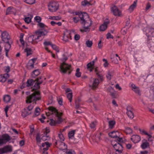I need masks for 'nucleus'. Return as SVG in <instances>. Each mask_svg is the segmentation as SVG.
<instances>
[{
  "mask_svg": "<svg viewBox=\"0 0 154 154\" xmlns=\"http://www.w3.org/2000/svg\"><path fill=\"white\" fill-rule=\"evenodd\" d=\"M92 42L91 41L87 40L86 41L85 44L86 46L89 48L91 47L92 45Z\"/></svg>",
  "mask_w": 154,
  "mask_h": 154,
  "instance_id": "nucleus-47",
  "label": "nucleus"
},
{
  "mask_svg": "<svg viewBox=\"0 0 154 154\" xmlns=\"http://www.w3.org/2000/svg\"><path fill=\"white\" fill-rule=\"evenodd\" d=\"M49 19L51 20H59L61 19V17L59 16H50L49 17Z\"/></svg>",
  "mask_w": 154,
  "mask_h": 154,
  "instance_id": "nucleus-44",
  "label": "nucleus"
},
{
  "mask_svg": "<svg viewBox=\"0 0 154 154\" xmlns=\"http://www.w3.org/2000/svg\"><path fill=\"white\" fill-rule=\"evenodd\" d=\"M12 151V146L10 145H7L2 148H0V154H3Z\"/></svg>",
  "mask_w": 154,
  "mask_h": 154,
  "instance_id": "nucleus-9",
  "label": "nucleus"
},
{
  "mask_svg": "<svg viewBox=\"0 0 154 154\" xmlns=\"http://www.w3.org/2000/svg\"><path fill=\"white\" fill-rule=\"evenodd\" d=\"M51 144L48 142H45L42 144V146L43 147V150L46 151L48 149V148L50 146Z\"/></svg>",
  "mask_w": 154,
  "mask_h": 154,
  "instance_id": "nucleus-24",
  "label": "nucleus"
},
{
  "mask_svg": "<svg viewBox=\"0 0 154 154\" xmlns=\"http://www.w3.org/2000/svg\"><path fill=\"white\" fill-rule=\"evenodd\" d=\"M23 35H21L20 41L23 46H24L25 43L23 39Z\"/></svg>",
  "mask_w": 154,
  "mask_h": 154,
  "instance_id": "nucleus-59",
  "label": "nucleus"
},
{
  "mask_svg": "<svg viewBox=\"0 0 154 154\" xmlns=\"http://www.w3.org/2000/svg\"><path fill=\"white\" fill-rule=\"evenodd\" d=\"M40 74L39 70L38 69L34 70L33 71L31 74L32 77L35 78L36 76Z\"/></svg>",
  "mask_w": 154,
  "mask_h": 154,
  "instance_id": "nucleus-30",
  "label": "nucleus"
},
{
  "mask_svg": "<svg viewBox=\"0 0 154 154\" xmlns=\"http://www.w3.org/2000/svg\"><path fill=\"white\" fill-rule=\"evenodd\" d=\"M127 116L131 119H132L134 117V113L132 111H129L127 112Z\"/></svg>",
  "mask_w": 154,
  "mask_h": 154,
  "instance_id": "nucleus-45",
  "label": "nucleus"
},
{
  "mask_svg": "<svg viewBox=\"0 0 154 154\" xmlns=\"http://www.w3.org/2000/svg\"><path fill=\"white\" fill-rule=\"evenodd\" d=\"M75 131V130H72L68 133V137L69 139H72L74 137Z\"/></svg>",
  "mask_w": 154,
  "mask_h": 154,
  "instance_id": "nucleus-38",
  "label": "nucleus"
},
{
  "mask_svg": "<svg viewBox=\"0 0 154 154\" xmlns=\"http://www.w3.org/2000/svg\"><path fill=\"white\" fill-rule=\"evenodd\" d=\"M11 100V97L9 95H7L4 96L3 100L5 103H8Z\"/></svg>",
  "mask_w": 154,
  "mask_h": 154,
  "instance_id": "nucleus-37",
  "label": "nucleus"
},
{
  "mask_svg": "<svg viewBox=\"0 0 154 154\" xmlns=\"http://www.w3.org/2000/svg\"><path fill=\"white\" fill-rule=\"evenodd\" d=\"M148 46L151 49V50H153L154 49V42L152 41V39L148 42Z\"/></svg>",
  "mask_w": 154,
  "mask_h": 154,
  "instance_id": "nucleus-28",
  "label": "nucleus"
},
{
  "mask_svg": "<svg viewBox=\"0 0 154 154\" xmlns=\"http://www.w3.org/2000/svg\"><path fill=\"white\" fill-rule=\"evenodd\" d=\"M125 132L126 134H129L132 133V129L129 127H125Z\"/></svg>",
  "mask_w": 154,
  "mask_h": 154,
  "instance_id": "nucleus-40",
  "label": "nucleus"
},
{
  "mask_svg": "<svg viewBox=\"0 0 154 154\" xmlns=\"http://www.w3.org/2000/svg\"><path fill=\"white\" fill-rule=\"evenodd\" d=\"M97 77L98 78V79H100V82H103L104 80V78L103 77V75L100 74V73L97 74Z\"/></svg>",
  "mask_w": 154,
  "mask_h": 154,
  "instance_id": "nucleus-46",
  "label": "nucleus"
},
{
  "mask_svg": "<svg viewBox=\"0 0 154 154\" xmlns=\"http://www.w3.org/2000/svg\"><path fill=\"white\" fill-rule=\"evenodd\" d=\"M32 17V15L31 17H27L25 18L24 19V21L25 22L28 24L30 23L31 21V19Z\"/></svg>",
  "mask_w": 154,
  "mask_h": 154,
  "instance_id": "nucleus-48",
  "label": "nucleus"
},
{
  "mask_svg": "<svg viewBox=\"0 0 154 154\" xmlns=\"http://www.w3.org/2000/svg\"><path fill=\"white\" fill-rule=\"evenodd\" d=\"M34 19L36 22L38 23H39L41 20L42 18H41L38 16H36L35 18Z\"/></svg>",
  "mask_w": 154,
  "mask_h": 154,
  "instance_id": "nucleus-57",
  "label": "nucleus"
},
{
  "mask_svg": "<svg viewBox=\"0 0 154 154\" xmlns=\"http://www.w3.org/2000/svg\"><path fill=\"white\" fill-rule=\"evenodd\" d=\"M111 60L112 62L115 63H118V60L115 57H113L111 58Z\"/></svg>",
  "mask_w": 154,
  "mask_h": 154,
  "instance_id": "nucleus-55",
  "label": "nucleus"
},
{
  "mask_svg": "<svg viewBox=\"0 0 154 154\" xmlns=\"http://www.w3.org/2000/svg\"><path fill=\"white\" fill-rule=\"evenodd\" d=\"M33 104H30V105L28 106L26 109H27L29 111L31 112V110L33 109Z\"/></svg>",
  "mask_w": 154,
  "mask_h": 154,
  "instance_id": "nucleus-58",
  "label": "nucleus"
},
{
  "mask_svg": "<svg viewBox=\"0 0 154 154\" xmlns=\"http://www.w3.org/2000/svg\"><path fill=\"white\" fill-rule=\"evenodd\" d=\"M36 140L37 141V143L38 145L40 144L41 142V138L40 136V134H38L36 136Z\"/></svg>",
  "mask_w": 154,
  "mask_h": 154,
  "instance_id": "nucleus-49",
  "label": "nucleus"
},
{
  "mask_svg": "<svg viewBox=\"0 0 154 154\" xmlns=\"http://www.w3.org/2000/svg\"><path fill=\"white\" fill-rule=\"evenodd\" d=\"M36 60V58H33L30 60L27 64V67L29 69H32L34 68V64Z\"/></svg>",
  "mask_w": 154,
  "mask_h": 154,
  "instance_id": "nucleus-16",
  "label": "nucleus"
},
{
  "mask_svg": "<svg viewBox=\"0 0 154 154\" xmlns=\"http://www.w3.org/2000/svg\"><path fill=\"white\" fill-rule=\"evenodd\" d=\"M108 123L109 128L112 129L113 128L116 122L114 120H111L109 121Z\"/></svg>",
  "mask_w": 154,
  "mask_h": 154,
  "instance_id": "nucleus-36",
  "label": "nucleus"
},
{
  "mask_svg": "<svg viewBox=\"0 0 154 154\" xmlns=\"http://www.w3.org/2000/svg\"><path fill=\"white\" fill-rule=\"evenodd\" d=\"M11 140L10 137L7 134H5L2 135L0 138V146L5 144Z\"/></svg>",
  "mask_w": 154,
  "mask_h": 154,
  "instance_id": "nucleus-6",
  "label": "nucleus"
},
{
  "mask_svg": "<svg viewBox=\"0 0 154 154\" xmlns=\"http://www.w3.org/2000/svg\"><path fill=\"white\" fill-rule=\"evenodd\" d=\"M48 109L50 111L49 113H47L46 115L47 116H49L50 114H53L55 116V119L57 120L58 123L61 122L62 119L61 118V116L62 115V113L58 112L57 110L55 108L51 106L48 108Z\"/></svg>",
  "mask_w": 154,
  "mask_h": 154,
  "instance_id": "nucleus-4",
  "label": "nucleus"
},
{
  "mask_svg": "<svg viewBox=\"0 0 154 154\" xmlns=\"http://www.w3.org/2000/svg\"><path fill=\"white\" fill-rule=\"evenodd\" d=\"M24 1L28 4L32 5L35 3V0H23Z\"/></svg>",
  "mask_w": 154,
  "mask_h": 154,
  "instance_id": "nucleus-50",
  "label": "nucleus"
},
{
  "mask_svg": "<svg viewBox=\"0 0 154 154\" xmlns=\"http://www.w3.org/2000/svg\"><path fill=\"white\" fill-rule=\"evenodd\" d=\"M103 61L105 62L103 64L104 66L105 67H107L109 64L107 60L106 59H103Z\"/></svg>",
  "mask_w": 154,
  "mask_h": 154,
  "instance_id": "nucleus-63",
  "label": "nucleus"
},
{
  "mask_svg": "<svg viewBox=\"0 0 154 154\" xmlns=\"http://www.w3.org/2000/svg\"><path fill=\"white\" fill-rule=\"evenodd\" d=\"M49 139L50 137L49 136L47 135H46L45 134H44V135H43L42 138V139L44 141L46 140H48Z\"/></svg>",
  "mask_w": 154,
  "mask_h": 154,
  "instance_id": "nucleus-52",
  "label": "nucleus"
},
{
  "mask_svg": "<svg viewBox=\"0 0 154 154\" xmlns=\"http://www.w3.org/2000/svg\"><path fill=\"white\" fill-rule=\"evenodd\" d=\"M137 6V2H134L133 4L131 5L128 9V11L130 12H132L134 9L136 8Z\"/></svg>",
  "mask_w": 154,
  "mask_h": 154,
  "instance_id": "nucleus-27",
  "label": "nucleus"
},
{
  "mask_svg": "<svg viewBox=\"0 0 154 154\" xmlns=\"http://www.w3.org/2000/svg\"><path fill=\"white\" fill-rule=\"evenodd\" d=\"M80 38V36L78 34H75L74 36V39L75 40L77 41Z\"/></svg>",
  "mask_w": 154,
  "mask_h": 154,
  "instance_id": "nucleus-64",
  "label": "nucleus"
},
{
  "mask_svg": "<svg viewBox=\"0 0 154 154\" xmlns=\"http://www.w3.org/2000/svg\"><path fill=\"white\" fill-rule=\"evenodd\" d=\"M139 131L140 132V133L142 134H145L147 135L149 137V138L148 139V140H149V138H152V136L148 134L147 132H146L144 130L140 129H139Z\"/></svg>",
  "mask_w": 154,
  "mask_h": 154,
  "instance_id": "nucleus-26",
  "label": "nucleus"
},
{
  "mask_svg": "<svg viewBox=\"0 0 154 154\" xmlns=\"http://www.w3.org/2000/svg\"><path fill=\"white\" fill-rule=\"evenodd\" d=\"M50 23L52 26H54L55 24H57L58 26H60L62 25V23L61 22L57 23L54 21H52Z\"/></svg>",
  "mask_w": 154,
  "mask_h": 154,
  "instance_id": "nucleus-51",
  "label": "nucleus"
},
{
  "mask_svg": "<svg viewBox=\"0 0 154 154\" xmlns=\"http://www.w3.org/2000/svg\"><path fill=\"white\" fill-rule=\"evenodd\" d=\"M5 43H6V44L5 45V51H9L11 47V45L9 42Z\"/></svg>",
  "mask_w": 154,
  "mask_h": 154,
  "instance_id": "nucleus-42",
  "label": "nucleus"
},
{
  "mask_svg": "<svg viewBox=\"0 0 154 154\" xmlns=\"http://www.w3.org/2000/svg\"><path fill=\"white\" fill-rule=\"evenodd\" d=\"M81 101V99L78 98L77 100L75 101V108L76 109H78L80 107V102Z\"/></svg>",
  "mask_w": 154,
  "mask_h": 154,
  "instance_id": "nucleus-34",
  "label": "nucleus"
},
{
  "mask_svg": "<svg viewBox=\"0 0 154 154\" xmlns=\"http://www.w3.org/2000/svg\"><path fill=\"white\" fill-rule=\"evenodd\" d=\"M12 8H11V7H8L7 10L6 14L8 15L11 14V13L12 12Z\"/></svg>",
  "mask_w": 154,
  "mask_h": 154,
  "instance_id": "nucleus-56",
  "label": "nucleus"
},
{
  "mask_svg": "<svg viewBox=\"0 0 154 154\" xmlns=\"http://www.w3.org/2000/svg\"><path fill=\"white\" fill-rule=\"evenodd\" d=\"M75 151L72 149H66V150L64 153L62 154H75Z\"/></svg>",
  "mask_w": 154,
  "mask_h": 154,
  "instance_id": "nucleus-39",
  "label": "nucleus"
},
{
  "mask_svg": "<svg viewBox=\"0 0 154 154\" xmlns=\"http://www.w3.org/2000/svg\"><path fill=\"white\" fill-rule=\"evenodd\" d=\"M127 31V29L125 27L123 28L121 30V32L122 34L124 35L126 33Z\"/></svg>",
  "mask_w": 154,
  "mask_h": 154,
  "instance_id": "nucleus-62",
  "label": "nucleus"
},
{
  "mask_svg": "<svg viewBox=\"0 0 154 154\" xmlns=\"http://www.w3.org/2000/svg\"><path fill=\"white\" fill-rule=\"evenodd\" d=\"M40 109L38 107H37L35 108L34 113V115H33V117H36L39 115L40 113Z\"/></svg>",
  "mask_w": 154,
  "mask_h": 154,
  "instance_id": "nucleus-35",
  "label": "nucleus"
},
{
  "mask_svg": "<svg viewBox=\"0 0 154 154\" xmlns=\"http://www.w3.org/2000/svg\"><path fill=\"white\" fill-rule=\"evenodd\" d=\"M97 60V58H96L94 60H93L92 62L88 63L87 65L88 69H89L90 72H91L92 71L93 69L94 68V65L95 62Z\"/></svg>",
  "mask_w": 154,
  "mask_h": 154,
  "instance_id": "nucleus-20",
  "label": "nucleus"
},
{
  "mask_svg": "<svg viewBox=\"0 0 154 154\" xmlns=\"http://www.w3.org/2000/svg\"><path fill=\"white\" fill-rule=\"evenodd\" d=\"M42 77L41 76L37 78L35 80L34 85V88L32 89L34 92L31 95L27 97V100H26V103H30L32 101H36L41 99V97L39 91L37 90L40 88L39 85L42 84L43 81L41 79H42Z\"/></svg>",
  "mask_w": 154,
  "mask_h": 154,
  "instance_id": "nucleus-1",
  "label": "nucleus"
},
{
  "mask_svg": "<svg viewBox=\"0 0 154 154\" xmlns=\"http://www.w3.org/2000/svg\"><path fill=\"white\" fill-rule=\"evenodd\" d=\"M31 113V112H29L27 109L24 108L22 111L21 115L23 117H25Z\"/></svg>",
  "mask_w": 154,
  "mask_h": 154,
  "instance_id": "nucleus-23",
  "label": "nucleus"
},
{
  "mask_svg": "<svg viewBox=\"0 0 154 154\" xmlns=\"http://www.w3.org/2000/svg\"><path fill=\"white\" fill-rule=\"evenodd\" d=\"M50 124L51 126H54V125L56 124L57 123V122L55 121L53 119H50Z\"/></svg>",
  "mask_w": 154,
  "mask_h": 154,
  "instance_id": "nucleus-60",
  "label": "nucleus"
},
{
  "mask_svg": "<svg viewBox=\"0 0 154 154\" xmlns=\"http://www.w3.org/2000/svg\"><path fill=\"white\" fill-rule=\"evenodd\" d=\"M67 59V57L64 54L62 55V57L60 60L63 63L61 64L60 66V71L62 73H66L67 71H68V74H70L72 70L71 65H68L65 63V61Z\"/></svg>",
  "mask_w": 154,
  "mask_h": 154,
  "instance_id": "nucleus-3",
  "label": "nucleus"
},
{
  "mask_svg": "<svg viewBox=\"0 0 154 154\" xmlns=\"http://www.w3.org/2000/svg\"><path fill=\"white\" fill-rule=\"evenodd\" d=\"M80 69L77 68L76 70V72L75 74V76L77 77H79L81 76V73L79 72Z\"/></svg>",
  "mask_w": 154,
  "mask_h": 154,
  "instance_id": "nucleus-53",
  "label": "nucleus"
},
{
  "mask_svg": "<svg viewBox=\"0 0 154 154\" xmlns=\"http://www.w3.org/2000/svg\"><path fill=\"white\" fill-rule=\"evenodd\" d=\"M144 142H143L142 143L141 145V146L143 149H145L149 146V143L147 141L144 140Z\"/></svg>",
  "mask_w": 154,
  "mask_h": 154,
  "instance_id": "nucleus-31",
  "label": "nucleus"
},
{
  "mask_svg": "<svg viewBox=\"0 0 154 154\" xmlns=\"http://www.w3.org/2000/svg\"><path fill=\"white\" fill-rule=\"evenodd\" d=\"M56 145L58 144V148L59 149L63 151V153L67 149V146L64 143L61 142H56Z\"/></svg>",
  "mask_w": 154,
  "mask_h": 154,
  "instance_id": "nucleus-11",
  "label": "nucleus"
},
{
  "mask_svg": "<svg viewBox=\"0 0 154 154\" xmlns=\"http://www.w3.org/2000/svg\"><path fill=\"white\" fill-rule=\"evenodd\" d=\"M75 14L79 16L81 21V23L84 24V29H80V31L82 32H89V27L92 24V21L89 18L88 14L86 13L78 12L75 13Z\"/></svg>",
  "mask_w": 154,
  "mask_h": 154,
  "instance_id": "nucleus-2",
  "label": "nucleus"
},
{
  "mask_svg": "<svg viewBox=\"0 0 154 154\" xmlns=\"http://www.w3.org/2000/svg\"><path fill=\"white\" fill-rule=\"evenodd\" d=\"M111 11L113 14L115 16H120L122 15L121 11L116 5H113L111 7Z\"/></svg>",
  "mask_w": 154,
  "mask_h": 154,
  "instance_id": "nucleus-10",
  "label": "nucleus"
},
{
  "mask_svg": "<svg viewBox=\"0 0 154 154\" xmlns=\"http://www.w3.org/2000/svg\"><path fill=\"white\" fill-rule=\"evenodd\" d=\"M109 23V20L107 19L105 21L103 24H102L100 27L99 30L100 31H105L107 27V26Z\"/></svg>",
  "mask_w": 154,
  "mask_h": 154,
  "instance_id": "nucleus-15",
  "label": "nucleus"
},
{
  "mask_svg": "<svg viewBox=\"0 0 154 154\" xmlns=\"http://www.w3.org/2000/svg\"><path fill=\"white\" fill-rule=\"evenodd\" d=\"M107 91L108 92L110 93V95L113 98H116V91L113 88L109 87L107 88Z\"/></svg>",
  "mask_w": 154,
  "mask_h": 154,
  "instance_id": "nucleus-19",
  "label": "nucleus"
},
{
  "mask_svg": "<svg viewBox=\"0 0 154 154\" xmlns=\"http://www.w3.org/2000/svg\"><path fill=\"white\" fill-rule=\"evenodd\" d=\"M66 96L69 101L71 102L72 101V98L73 96L72 93L70 92L68 93L66 95Z\"/></svg>",
  "mask_w": 154,
  "mask_h": 154,
  "instance_id": "nucleus-41",
  "label": "nucleus"
},
{
  "mask_svg": "<svg viewBox=\"0 0 154 154\" xmlns=\"http://www.w3.org/2000/svg\"><path fill=\"white\" fill-rule=\"evenodd\" d=\"M119 134L117 131H112L109 134V136L112 138H116L118 137V135Z\"/></svg>",
  "mask_w": 154,
  "mask_h": 154,
  "instance_id": "nucleus-25",
  "label": "nucleus"
},
{
  "mask_svg": "<svg viewBox=\"0 0 154 154\" xmlns=\"http://www.w3.org/2000/svg\"><path fill=\"white\" fill-rule=\"evenodd\" d=\"M9 77V75L8 73L4 74L3 75H0V82L4 83L5 82L7 79Z\"/></svg>",
  "mask_w": 154,
  "mask_h": 154,
  "instance_id": "nucleus-22",
  "label": "nucleus"
},
{
  "mask_svg": "<svg viewBox=\"0 0 154 154\" xmlns=\"http://www.w3.org/2000/svg\"><path fill=\"white\" fill-rule=\"evenodd\" d=\"M97 123V121L96 120L92 122L90 124V126L92 129L94 128Z\"/></svg>",
  "mask_w": 154,
  "mask_h": 154,
  "instance_id": "nucleus-43",
  "label": "nucleus"
},
{
  "mask_svg": "<svg viewBox=\"0 0 154 154\" xmlns=\"http://www.w3.org/2000/svg\"><path fill=\"white\" fill-rule=\"evenodd\" d=\"M74 30H72L71 31L67 29L65 30L63 33V40L66 42L69 41V39H71L70 34L71 32H74Z\"/></svg>",
  "mask_w": 154,
  "mask_h": 154,
  "instance_id": "nucleus-8",
  "label": "nucleus"
},
{
  "mask_svg": "<svg viewBox=\"0 0 154 154\" xmlns=\"http://www.w3.org/2000/svg\"><path fill=\"white\" fill-rule=\"evenodd\" d=\"M2 41L4 42H8L10 38L8 33L7 32L5 31L2 33Z\"/></svg>",
  "mask_w": 154,
  "mask_h": 154,
  "instance_id": "nucleus-13",
  "label": "nucleus"
},
{
  "mask_svg": "<svg viewBox=\"0 0 154 154\" xmlns=\"http://www.w3.org/2000/svg\"><path fill=\"white\" fill-rule=\"evenodd\" d=\"M35 81L32 79H29L27 80L26 84V86L29 87L32 85L34 83H35Z\"/></svg>",
  "mask_w": 154,
  "mask_h": 154,
  "instance_id": "nucleus-29",
  "label": "nucleus"
},
{
  "mask_svg": "<svg viewBox=\"0 0 154 154\" xmlns=\"http://www.w3.org/2000/svg\"><path fill=\"white\" fill-rule=\"evenodd\" d=\"M113 72L112 71H108L106 75V77L108 79L110 80L111 79L112 77L113 76Z\"/></svg>",
  "mask_w": 154,
  "mask_h": 154,
  "instance_id": "nucleus-33",
  "label": "nucleus"
},
{
  "mask_svg": "<svg viewBox=\"0 0 154 154\" xmlns=\"http://www.w3.org/2000/svg\"><path fill=\"white\" fill-rule=\"evenodd\" d=\"M48 33L47 31L46 30H44L43 31L38 30L35 32V34L38 37V40H40V37L42 36H44L45 35Z\"/></svg>",
  "mask_w": 154,
  "mask_h": 154,
  "instance_id": "nucleus-14",
  "label": "nucleus"
},
{
  "mask_svg": "<svg viewBox=\"0 0 154 154\" xmlns=\"http://www.w3.org/2000/svg\"><path fill=\"white\" fill-rule=\"evenodd\" d=\"M48 10L51 12H54L58 10L59 5L56 2H51L48 4Z\"/></svg>",
  "mask_w": 154,
  "mask_h": 154,
  "instance_id": "nucleus-5",
  "label": "nucleus"
},
{
  "mask_svg": "<svg viewBox=\"0 0 154 154\" xmlns=\"http://www.w3.org/2000/svg\"><path fill=\"white\" fill-rule=\"evenodd\" d=\"M52 48L54 50H55L57 52H59V50L58 48L55 45L52 44L51 45Z\"/></svg>",
  "mask_w": 154,
  "mask_h": 154,
  "instance_id": "nucleus-54",
  "label": "nucleus"
},
{
  "mask_svg": "<svg viewBox=\"0 0 154 154\" xmlns=\"http://www.w3.org/2000/svg\"><path fill=\"white\" fill-rule=\"evenodd\" d=\"M25 52L26 53L27 56H29L32 54V50L29 48H26L24 50Z\"/></svg>",
  "mask_w": 154,
  "mask_h": 154,
  "instance_id": "nucleus-32",
  "label": "nucleus"
},
{
  "mask_svg": "<svg viewBox=\"0 0 154 154\" xmlns=\"http://www.w3.org/2000/svg\"><path fill=\"white\" fill-rule=\"evenodd\" d=\"M113 146L115 149L116 150V152H116V154H120L122 153V146L119 143H116L113 145Z\"/></svg>",
  "mask_w": 154,
  "mask_h": 154,
  "instance_id": "nucleus-12",
  "label": "nucleus"
},
{
  "mask_svg": "<svg viewBox=\"0 0 154 154\" xmlns=\"http://www.w3.org/2000/svg\"><path fill=\"white\" fill-rule=\"evenodd\" d=\"M100 81L98 79H94L92 84L91 86L93 89H94L97 87Z\"/></svg>",
  "mask_w": 154,
  "mask_h": 154,
  "instance_id": "nucleus-18",
  "label": "nucleus"
},
{
  "mask_svg": "<svg viewBox=\"0 0 154 154\" xmlns=\"http://www.w3.org/2000/svg\"><path fill=\"white\" fill-rule=\"evenodd\" d=\"M132 89L137 94L139 95H141L140 90L139 88L136 86L135 85L132 84L131 85Z\"/></svg>",
  "mask_w": 154,
  "mask_h": 154,
  "instance_id": "nucleus-21",
  "label": "nucleus"
},
{
  "mask_svg": "<svg viewBox=\"0 0 154 154\" xmlns=\"http://www.w3.org/2000/svg\"><path fill=\"white\" fill-rule=\"evenodd\" d=\"M26 40L29 43H30L32 44H37L38 42L40 40L38 39V37L36 36L35 33L33 35L29 36L26 38Z\"/></svg>",
  "mask_w": 154,
  "mask_h": 154,
  "instance_id": "nucleus-7",
  "label": "nucleus"
},
{
  "mask_svg": "<svg viewBox=\"0 0 154 154\" xmlns=\"http://www.w3.org/2000/svg\"><path fill=\"white\" fill-rule=\"evenodd\" d=\"M131 139L132 142L135 143L139 142L141 140L140 137L138 135L132 136Z\"/></svg>",
  "mask_w": 154,
  "mask_h": 154,
  "instance_id": "nucleus-17",
  "label": "nucleus"
},
{
  "mask_svg": "<svg viewBox=\"0 0 154 154\" xmlns=\"http://www.w3.org/2000/svg\"><path fill=\"white\" fill-rule=\"evenodd\" d=\"M43 44L45 45V46H47L48 45H50L51 46L52 44V42L50 41L47 42L45 41L44 42Z\"/></svg>",
  "mask_w": 154,
  "mask_h": 154,
  "instance_id": "nucleus-61",
  "label": "nucleus"
}]
</instances>
